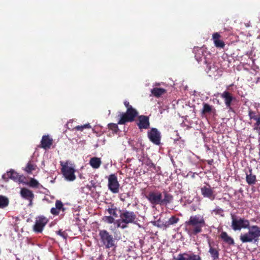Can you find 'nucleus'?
<instances>
[{
  "instance_id": "nucleus-30",
  "label": "nucleus",
  "mask_w": 260,
  "mask_h": 260,
  "mask_svg": "<svg viewBox=\"0 0 260 260\" xmlns=\"http://www.w3.org/2000/svg\"><path fill=\"white\" fill-rule=\"evenodd\" d=\"M109 214L112 215L114 217H117L118 214L117 213V208L114 204H111L108 206V208L107 209Z\"/></svg>"
},
{
  "instance_id": "nucleus-38",
  "label": "nucleus",
  "mask_w": 260,
  "mask_h": 260,
  "mask_svg": "<svg viewBox=\"0 0 260 260\" xmlns=\"http://www.w3.org/2000/svg\"><path fill=\"white\" fill-rule=\"evenodd\" d=\"M179 218L176 217L175 216H172L169 219L168 221L170 223V224L172 225L177 223L179 221Z\"/></svg>"
},
{
  "instance_id": "nucleus-24",
  "label": "nucleus",
  "mask_w": 260,
  "mask_h": 260,
  "mask_svg": "<svg viewBox=\"0 0 260 260\" xmlns=\"http://www.w3.org/2000/svg\"><path fill=\"white\" fill-rule=\"evenodd\" d=\"M216 109L215 108L211 105H209L207 103H203V109L201 111L202 115H206L207 114H215Z\"/></svg>"
},
{
  "instance_id": "nucleus-3",
  "label": "nucleus",
  "mask_w": 260,
  "mask_h": 260,
  "mask_svg": "<svg viewBox=\"0 0 260 260\" xmlns=\"http://www.w3.org/2000/svg\"><path fill=\"white\" fill-rule=\"evenodd\" d=\"M99 235L101 243L106 249L116 247L115 239L107 230H100Z\"/></svg>"
},
{
  "instance_id": "nucleus-6",
  "label": "nucleus",
  "mask_w": 260,
  "mask_h": 260,
  "mask_svg": "<svg viewBox=\"0 0 260 260\" xmlns=\"http://www.w3.org/2000/svg\"><path fill=\"white\" fill-rule=\"evenodd\" d=\"M61 165L62 166L61 171L66 179L70 181L75 180L76 178L75 175V169L69 166L67 164L62 165L61 163Z\"/></svg>"
},
{
  "instance_id": "nucleus-46",
  "label": "nucleus",
  "mask_w": 260,
  "mask_h": 260,
  "mask_svg": "<svg viewBox=\"0 0 260 260\" xmlns=\"http://www.w3.org/2000/svg\"><path fill=\"white\" fill-rule=\"evenodd\" d=\"M164 225L166 228H169L171 225V224L168 221H167L164 223Z\"/></svg>"
},
{
  "instance_id": "nucleus-21",
  "label": "nucleus",
  "mask_w": 260,
  "mask_h": 260,
  "mask_svg": "<svg viewBox=\"0 0 260 260\" xmlns=\"http://www.w3.org/2000/svg\"><path fill=\"white\" fill-rule=\"evenodd\" d=\"M66 208L63 207L62 203L59 200H56L55 202V207H53L51 209L50 212L54 215H57L59 214V211H65Z\"/></svg>"
},
{
  "instance_id": "nucleus-33",
  "label": "nucleus",
  "mask_w": 260,
  "mask_h": 260,
  "mask_svg": "<svg viewBox=\"0 0 260 260\" xmlns=\"http://www.w3.org/2000/svg\"><path fill=\"white\" fill-rule=\"evenodd\" d=\"M118 123H110L108 124V128L112 131L113 133H117L119 131V128L118 126Z\"/></svg>"
},
{
  "instance_id": "nucleus-28",
  "label": "nucleus",
  "mask_w": 260,
  "mask_h": 260,
  "mask_svg": "<svg viewBox=\"0 0 260 260\" xmlns=\"http://www.w3.org/2000/svg\"><path fill=\"white\" fill-rule=\"evenodd\" d=\"M151 92L154 96L159 98L166 92V90L161 88L154 87L151 89Z\"/></svg>"
},
{
  "instance_id": "nucleus-29",
  "label": "nucleus",
  "mask_w": 260,
  "mask_h": 260,
  "mask_svg": "<svg viewBox=\"0 0 260 260\" xmlns=\"http://www.w3.org/2000/svg\"><path fill=\"white\" fill-rule=\"evenodd\" d=\"M240 239L243 243L251 242L253 241L248 232L241 234L240 236Z\"/></svg>"
},
{
  "instance_id": "nucleus-41",
  "label": "nucleus",
  "mask_w": 260,
  "mask_h": 260,
  "mask_svg": "<svg viewBox=\"0 0 260 260\" xmlns=\"http://www.w3.org/2000/svg\"><path fill=\"white\" fill-rule=\"evenodd\" d=\"M255 129L259 130L260 131V117L257 119V122L254 124Z\"/></svg>"
},
{
  "instance_id": "nucleus-36",
  "label": "nucleus",
  "mask_w": 260,
  "mask_h": 260,
  "mask_svg": "<svg viewBox=\"0 0 260 260\" xmlns=\"http://www.w3.org/2000/svg\"><path fill=\"white\" fill-rule=\"evenodd\" d=\"M213 212L214 213L215 215H218L221 217L224 216V211L222 208L219 207H216L213 210Z\"/></svg>"
},
{
  "instance_id": "nucleus-8",
  "label": "nucleus",
  "mask_w": 260,
  "mask_h": 260,
  "mask_svg": "<svg viewBox=\"0 0 260 260\" xmlns=\"http://www.w3.org/2000/svg\"><path fill=\"white\" fill-rule=\"evenodd\" d=\"M108 186L109 189L113 193H116L119 192V183L117 180V177L115 174H111L108 177Z\"/></svg>"
},
{
  "instance_id": "nucleus-34",
  "label": "nucleus",
  "mask_w": 260,
  "mask_h": 260,
  "mask_svg": "<svg viewBox=\"0 0 260 260\" xmlns=\"http://www.w3.org/2000/svg\"><path fill=\"white\" fill-rule=\"evenodd\" d=\"M29 186L33 188H38L39 182L34 178H31L29 182L27 184Z\"/></svg>"
},
{
  "instance_id": "nucleus-2",
  "label": "nucleus",
  "mask_w": 260,
  "mask_h": 260,
  "mask_svg": "<svg viewBox=\"0 0 260 260\" xmlns=\"http://www.w3.org/2000/svg\"><path fill=\"white\" fill-rule=\"evenodd\" d=\"M124 105L126 108V111L121 114L120 118L118 121V124H125L126 122L134 121L138 115V112L129 104L128 101H124Z\"/></svg>"
},
{
  "instance_id": "nucleus-18",
  "label": "nucleus",
  "mask_w": 260,
  "mask_h": 260,
  "mask_svg": "<svg viewBox=\"0 0 260 260\" xmlns=\"http://www.w3.org/2000/svg\"><path fill=\"white\" fill-rule=\"evenodd\" d=\"M137 125L140 129H147L149 128L150 122L149 117L145 115L139 116V122Z\"/></svg>"
},
{
  "instance_id": "nucleus-31",
  "label": "nucleus",
  "mask_w": 260,
  "mask_h": 260,
  "mask_svg": "<svg viewBox=\"0 0 260 260\" xmlns=\"http://www.w3.org/2000/svg\"><path fill=\"white\" fill-rule=\"evenodd\" d=\"M9 199L3 196L0 195V208H4L9 205Z\"/></svg>"
},
{
  "instance_id": "nucleus-12",
  "label": "nucleus",
  "mask_w": 260,
  "mask_h": 260,
  "mask_svg": "<svg viewBox=\"0 0 260 260\" xmlns=\"http://www.w3.org/2000/svg\"><path fill=\"white\" fill-rule=\"evenodd\" d=\"M220 97L224 100L225 105L226 108L230 111H232L233 109L231 107L232 102L236 100L232 94L228 90H225L220 94Z\"/></svg>"
},
{
  "instance_id": "nucleus-25",
  "label": "nucleus",
  "mask_w": 260,
  "mask_h": 260,
  "mask_svg": "<svg viewBox=\"0 0 260 260\" xmlns=\"http://www.w3.org/2000/svg\"><path fill=\"white\" fill-rule=\"evenodd\" d=\"M220 237L224 242L230 246L235 244L234 239L229 236L225 232H222L220 235Z\"/></svg>"
},
{
  "instance_id": "nucleus-11",
  "label": "nucleus",
  "mask_w": 260,
  "mask_h": 260,
  "mask_svg": "<svg viewBox=\"0 0 260 260\" xmlns=\"http://www.w3.org/2000/svg\"><path fill=\"white\" fill-rule=\"evenodd\" d=\"M146 198L152 204L161 205L162 194L160 192H150Z\"/></svg>"
},
{
  "instance_id": "nucleus-45",
  "label": "nucleus",
  "mask_w": 260,
  "mask_h": 260,
  "mask_svg": "<svg viewBox=\"0 0 260 260\" xmlns=\"http://www.w3.org/2000/svg\"><path fill=\"white\" fill-rule=\"evenodd\" d=\"M147 165L149 166V167H153L155 168V165L154 163H153L151 161H149V162L147 164Z\"/></svg>"
},
{
  "instance_id": "nucleus-22",
  "label": "nucleus",
  "mask_w": 260,
  "mask_h": 260,
  "mask_svg": "<svg viewBox=\"0 0 260 260\" xmlns=\"http://www.w3.org/2000/svg\"><path fill=\"white\" fill-rule=\"evenodd\" d=\"M221 36L218 32H215L212 35V39L214 45L217 48H223L225 46L224 42L220 40Z\"/></svg>"
},
{
  "instance_id": "nucleus-26",
  "label": "nucleus",
  "mask_w": 260,
  "mask_h": 260,
  "mask_svg": "<svg viewBox=\"0 0 260 260\" xmlns=\"http://www.w3.org/2000/svg\"><path fill=\"white\" fill-rule=\"evenodd\" d=\"M163 193L164 198L163 199L161 198V205H167L170 204L173 200V196L166 191H164Z\"/></svg>"
},
{
  "instance_id": "nucleus-43",
  "label": "nucleus",
  "mask_w": 260,
  "mask_h": 260,
  "mask_svg": "<svg viewBox=\"0 0 260 260\" xmlns=\"http://www.w3.org/2000/svg\"><path fill=\"white\" fill-rule=\"evenodd\" d=\"M91 185H87V187L90 190H91L92 188H95L96 186L95 183L93 182L92 181L91 182Z\"/></svg>"
},
{
  "instance_id": "nucleus-15",
  "label": "nucleus",
  "mask_w": 260,
  "mask_h": 260,
  "mask_svg": "<svg viewBox=\"0 0 260 260\" xmlns=\"http://www.w3.org/2000/svg\"><path fill=\"white\" fill-rule=\"evenodd\" d=\"M175 260H202L201 257L198 254L193 253H183L179 254Z\"/></svg>"
},
{
  "instance_id": "nucleus-42",
  "label": "nucleus",
  "mask_w": 260,
  "mask_h": 260,
  "mask_svg": "<svg viewBox=\"0 0 260 260\" xmlns=\"http://www.w3.org/2000/svg\"><path fill=\"white\" fill-rule=\"evenodd\" d=\"M129 197L128 193H124L123 194H121L120 197V199L121 201L124 202L125 201V198Z\"/></svg>"
},
{
  "instance_id": "nucleus-23",
  "label": "nucleus",
  "mask_w": 260,
  "mask_h": 260,
  "mask_svg": "<svg viewBox=\"0 0 260 260\" xmlns=\"http://www.w3.org/2000/svg\"><path fill=\"white\" fill-rule=\"evenodd\" d=\"M246 181L248 185H252L256 183V177L255 175L252 174V170L251 168H249L248 173H246Z\"/></svg>"
},
{
  "instance_id": "nucleus-48",
  "label": "nucleus",
  "mask_w": 260,
  "mask_h": 260,
  "mask_svg": "<svg viewBox=\"0 0 260 260\" xmlns=\"http://www.w3.org/2000/svg\"><path fill=\"white\" fill-rule=\"evenodd\" d=\"M207 163L210 165H212L213 163V159H210V160H208L207 161Z\"/></svg>"
},
{
  "instance_id": "nucleus-16",
  "label": "nucleus",
  "mask_w": 260,
  "mask_h": 260,
  "mask_svg": "<svg viewBox=\"0 0 260 260\" xmlns=\"http://www.w3.org/2000/svg\"><path fill=\"white\" fill-rule=\"evenodd\" d=\"M201 191L204 197L207 198L211 201L215 199V196L214 194V191L210 185L202 187L201 188Z\"/></svg>"
},
{
  "instance_id": "nucleus-14",
  "label": "nucleus",
  "mask_w": 260,
  "mask_h": 260,
  "mask_svg": "<svg viewBox=\"0 0 260 260\" xmlns=\"http://www.w3.org/2000/svg\"><path fill=\"white\" fill-rule=\"evenodd\" d=\"M48 221V219L45 217H39L34 226V231L37 233H41Z\"/></svg>"
},
{
  "instance_id": "nucleus-49",
  "label": "nucleus",
  "mask_w": 260,
  "mask_h": 260,
  "mask_svg": "<svg viewBox=\"0 0 260 260\" xmlns=\"http://www.w3.org/2000/svg\"><path fill=\"white\" fill-rule=\"evenodd\" d=\"M191 210L193 211H195L196 210V207L195 206H191Z\"/></svg>"
},
{
  "instance_id": "nucleus-44",
  "label": "nucleus",
  "mask_w": 260,
  "mask_h": 260,
  "mask_svg": "<svg viewBox=\"0 0 260 260\" xmlns=\"http://www.w3.org/2000/svg\"><path fill=\"white\" fill-rule=\"evenodd\" d=\"M75 129L80 131H82L84 129L82 125H78L75 127Z\"/></svg>"
},
{
  "instance_id": "nucleus-35",
  "label": "nucleus",
  "mask_w": 260,
  "mask_h": 260,
  "mask_svg": "<svg viewBox=\"0 0 260 260\" xmlns=\"http://www.w3.org/2000/svg\"><path fill=\"white\" fill-rule=\"evenodd\" d=\"M35 170V166L32 164L30 162L27 163L25 170L28 173H31V172Z\"/></svg>"
},
{
  "instance_id": "nucleus-27",
  "label": "nucleus",
  "mask_w": 260,
  "mask_h": 260,
  "mask_svg": "<svg viewBox=\"0 0 260 260\" xmlns=\"http://www.w3.org/2000/svg\"><path fill=\"white\" fill-rule=\"evenodd\" d=\"M89 164L92 168L98 169L102 164L101 158L96 157H92L90 159Z\"/></svg>"
},
{
  "instance_id": "nucleus-47",
  "label": "nucleus",
  "mask_w": 260,
  "mask_h": 260,
  "mask_svg": "<svg viewBox=\"0 0 260 260\" xmlns=\"http://www.w3.org/2000/svg\"><path fill=\"white\" fill-rule=\"evenodd\" d=\"M83 126V129L84 128H90L91 126L90 125V124L88 123V124H84L82 125Z\"/></svg>"
},
{
  "instance_id": "nucleus-39",
  "label": "nucleus",
  "mask_w": 260,
  "mask_h": 260,
  "mask_svg": "<svg viewBox=\"0 0 260 260\" xmlns=\"http://www.w3.org/2000/svg\"><path fill=\"white\" fill-rule=\"evenodd\" d=\"M104 220L108 223H112L114 222V217L111 216H106L103 218Z\"/></svg>"
},
{
  "instance_id": "nucleus-20",
  "label": "nucleus",
  "mask_w": 260,
  "mask_h": 260,
  "mask_svg": "<svg viewBox=\"0 0 260 260\" xmlns=\"http://www.w3.org/2000/svg\"><path fill=\"white\" fill-rule=\"evenodd\" d=\"M248 233L252 237L253 240L254 242H256L258 240V238L260 237V228L257 225H252L249 226Z\"/></svg>"
},
{
  "instance_id": "nucleus-32",
  "label": "nucleus",
  "mask_w": 260,
  "mask_h": 260,
  "mask_svg": "<svg viewBox=\"0 0 260 260\" xmlns=\"http://www.w3.org/2000/svg\"><path fill=\"white\" fill-rule=\"evenodd\" d=\"M248 116L250 118V119H253L257 122V119L260 117V115L256 114L255 111H252L251 109H249L248 110Z\"/></svg>"
},
{
  "instance_id": "nucleus-19",
  "label": "nucleus",
  "mask_w": 260,
  "mask_h": 260,
  "mask_svg": "<svg viewBox=\"0 0 260 260\" xmlns=\"http://www.w3.org/2000/svg\"><path fill=\"white\" fill-rule=\"evenodd\" d=\"M53 143V139L49 135H44L41 141V147L47 150L50 148Z\"/></svg>"
},
{
  "instance_id": "nucleus-40",
  "label": "nucleus",
  "mask_w": 260,
  "mask_h": 260,
  "mask_svg": "<svg viewBox=\"0 0 260 260\" xmlns=\"http://www.w3.org/2000/svg\"><path fill=\"white\" fill-rule=\"evenodd\" d=\"M57 235L60 236L61 237L66 238L67 236V234L64 231H62L61 230L56 232Z\"/></svg>"
},
{
  "instance_id": "nucleus-4",
  "label": "nucleus",
  "mask_w": 260,
  "mask_h": 260,
  "mask_svg": "<svg viewBox=\"0 0 260 260\" xmlns=\"http://www.w3.org/2000/svg\"><path fill=\"white\" fill-rule=\"evenodd\" d=\"M231 226L234 231H240L242 229L249 228L250 222L248 220L238 217L234 214H231Z\"/></svg>"
},
{
  "instance_id": "nucleus-7",
  "label": "nucleus",
  "mask_w": 260,
  "mask_h": 260,
  "mask_svg": "<svg viewBox=\"0 0 260 260\" xmlns=\"http://www.w3.org/2000/svg\"><path fill=\"white\" fill-rule=\"evenodd\" d=\"M2 178L5 182L8 181L11 179L16 182L22 183L23 182L24 177L22 175H19L16 171L13 169H11L9 171L7 172L2 176Z\"/></svg>"
},
{
  "instance_id": "nucleus-10",
  "label": "nucleus",
  "mask_w": 260,
  "mask_h": 260,
  "mask_svg": "<svg viewBox=\"0 0 260 260\" xmlns=\"http://www.w3.org/2000/svg\"><path fill=\"white\" fill-rule=\"evenodd\" d=\"M148 137L153 143L158 145L160 143L161 136L160 132L156 128H152L148 132Z\"/></svg>"
},
{
  "instance_id": "nucleus-50",
  "label": "nucleus",
  "mask_w": 260,
  "mask_h": 260,
  "mask_svg": "<svg viewBox=\"0 0 260 260\" xmlns=\"http://www.w3.org/2000/svg\"><path fill=\"white\" fill-rule=\"evenodd\" d=\"M259 158H260V150H259Z\"/></svg>"
},
{
  "instance_id": "nucleus-51",
  "label": "nucleus",
  "mask_w": 260,
  "mask_h": 260,
  "mask_svg": "<svg viewBox=\"0 0 260 260\" xmlns=\"http://www.w3.org/2000/svg\"><path fill=\"white\" fill-rule=\"evenodd\" d=\"M252 260H255V259H252Z\"/></svg>"
},
{
  "instance_id": "nucleus-13",
  "label": "nucleus",
  "mask_w": 260,
  "mask_h": 260,
  "mask_svg": "<svg viewBox=\"0 0 260 260\" xmlns=\"http://www.w3.org/2000/svg\"><path fill=\"white\" fill-rule=\"evenodd\" d=\"M208 243L209 245V252L210 254L211 257L213 260H217L219 258V249L218 248V245H216V247H215L214 242H211L210 240H208Z\"/></svg>"
},
{
  "instance_id": "nucleus-17",
  "label": "nucleus",
  "mask_w": 260,
  "mask_h": 260,
  "mask_svg": "<svg viewBox=\"0 0 260 260\" xmlns=\"http://www.w3.org/2000/svg\"><path fill=\"white\" fill-rule=\"evenodd\" d=\"M20 193L21 197L29 201V205H31L32 201L34 198V194L33 193V192L31 190L24 187L21 189Z\"/></svg>"
},
{
  "instance_id": "nucleus-37",
  "label": "nucleus",
  "mask_w": 260,
  "mask_h": 260,
  "mask_svg": "<svg viewBox=\"0 0 260 260\" xmlns=\"http://www.w3.org/2000/svg\"><path fill=\"white\" fill-rule=\"evenodd\" d=\"M128 223H125L121 221V219L120 218L119 220L117 221V226L118 228H120L122 229H126L128 227L127 224Z\"/></svg>"
},
{
  "instance_id": "nucleus-5",
  "label": "nucleus",
  "mask_w": 260,
  "mask_h": 260,
  "mask_svg": "<svg viewBox=\"0 0 260 260\" xmlns=\"http://www.w3.org/2000/svg\"><path fill=\"white\" fill-rule=\"evenodd\" d=\"M120 218L125 223H135L137 219L136 214L133 212L126 210H120Z\"/></svg>"
},
{
  "instance_id": "nucleus-9",
  "label": "nucleus",
  "mask_w": 260,
  "mask_h": 260,
  "mask_svg": "<svg viewBox=\"0 0 260 260\" xmlns=\"http://www.w3.org/2000/svg\"><path fill=\"white\" fill-rule=\"evenodd\" d=\"M193 52L195 54L194 57L198 62L200 63L203 60L204 63L207 64L208 70H210L211 68L210 63L208 62L206 57L204 56L203 54V49L199 47L194 48Z\"/></svg>"
},
{
  "instance_id": "nucleus-1",
  "label": "nucleus",
  "mask_w": 260,
  "mask_h": 260,
  "mask_svg": "<svg viewBox=\"0 0 260 260\" xmlns=\"http://www.w3.org/2000/svg\"><path fill=\"white\" fill-rule=\"evenodd\" d=\"M185 230L191 235H197L201 233L202 229L206 226L204 214L191 215L184 223Z\"/></svg>"
}]
</instances>
